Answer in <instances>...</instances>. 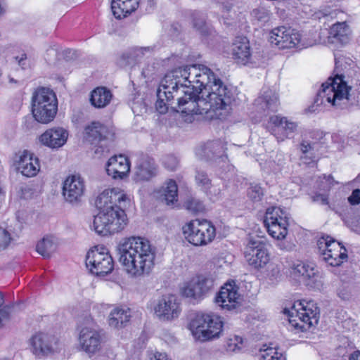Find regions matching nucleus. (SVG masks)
<instances>
[{
	"label": "nucleus",
	"instance_id": "nucleus-1",
	"mask_svg": "<svg viewBox=\"0 0 360 360\" xmlns=\"http://www.w3.org/2000/svg\"><path fill=\"white\" fill-rule=\"evenodd\" d=\"M200 73L207 81L193 84L196 91H184V96L177 97V103L171 108L185 115H205L210 119H224L230 113L236 98V90L226 85L205 65H201Z\"/></svg>",
	"mask_w": 360,
	"mask_h": 360
},
{
	"label": "nucleus",
	"instance_id": "nucleus-2",
	"mask_svg": "<svg viewBox=\"0 0 360 360\" xmlns=\"http://www.w3.org/2000/svg\"><path fill=\"white\" fill-rule=\"evenodd\" d=\"M129 202V197L118 188L105 189L101 193L96 200L99 212L94 219V231L102 236L122 231L128 223L124 209Z\"/></svg>",
	"mask_w": 360,
	"mask_h": 360
},
{
	"label": "nucleus",
	"instance_id": "nucleus-3",
	"mask_svg": "<svg viewBox=\"0 0 360 360\" xmlns=\"http://www.w3.org/2000/svg\"><path fill=\"white\" fill-rule=\"evenodd\" d=\"M335 59L337 74L334 78H328L322 84V89L317 94L314 104L319 106L328 103L333 107L343 108L350 102L360 107V84L351 94L349 92L351 88L344 80L345 72L347 70V66L351 65L352 60L344 56H335Z\"/></svg>",
	"mask_w": 360,
	"mask_h": 360
},
{
	"label": "nucleus",
	"instance_id": "nucleus-4",
	"mask_svg": "<svg viewBox=\"0 0 360 360\" xmlns=\"http://www.w3.org/2000/svg\"><path fill=\"white\" fill-rule=\"evenodd\" d=\"M117 251L120 262L134 276L148 274L154 266L155 250L146 238H128L118 245Z\"/></svg>",
	"mask_w": 360,
	"mask_h": 360
},
{
	"label": "nucleus",
	"instance_id": "nucleus-5",
	"mask_svg": "<svg viewBox=\"0 0 360 360\" xmlns=\"http://www.w3.org/2000/svg\"><path fill=\"white\" fill-rule=\"evenodd\" d=\"M202 65H193L191 66H186L175 69L171 72L165 75L164 78L162 79L160 86L157 91V96L166 97V101L171 107L175 103L174 99L177 97L179 94V86L186 85L185 83H182V80L184 82L188 81L190 75H194L195 77V81L191 82L195 84L200 83V86L205 81H207V76L200 73ZM191 83V81L189 82Z\"/></svg>",
	"mask_w": 360,
	"mask_h": 360
},
{
	"label": "nucleus",
	"instance_id": "nucleus-6",
	"mask_svg": "<svg viewBox=\"0 0 360 360\" xmlns=\"http://www.w3.org/2000/svg\"><path fill=\"white\" fill-rule=\"evenodd\" d=\"M58 111L56 94L49 88L36 89L32 97V112L36 121L42 124L51 122Z\"/></svg>",
	"mask_w": 360,
	"mask_h": 360
},
{
	"label": "nucleus",
	"instance_id": "nucleus-7",
	"mask_svg": "<svg viewBox=\"0 0 360 360\" xmlns=\"http://www.w3.org/2000/svg\"><path fill=\"white\" fill-rule=\"evenodd\" d=\"M189 328L195 339L205 342L219 337L222 329L220 317L211 314H197Z\"/></svg>",
	"mask_w": 360,
	"mask_h": 360
},
{
	"label": "nucleus",
	"instance_id": "nucleus-8",
	"mask_svg": "<svg viewBox=\"0 0 360 360\" xmlns=\"http://www.w3.org/2000/svg\"><path fill=\"white\" fill-rule=\"evenodd\" d=\"M185 238L195 245H205L215 237V228L207 220H192L183 227Z\"/></svg>",
	"mask_w": 360,
	"mask_h": 360
},
{
	"label": "nucleus",
	"instance_id": "nucleus-9",
	"mask_svg": "<svg viewBox=\"0 0 360 360\" xmlns=\"http://www.w3.org/2000/svg\"><path fill=\"white\" fill-rule=\"evenodd\" d=\"M86 266L91 274L102 276L112 272L114 262L108 250L103 246H95L86 256Z\"/></svg>",
	"mask_w": 360,
	"mask_h": 360
},
{
	"label": "nucleus",
	"instance_id": "nucleus-10",
	"mask_svg": "<svg viewBox=\"0 0 360 360\" xmlns=\"http://www.w3.org/2000/svg\"><path fill=\"white\" fill-rule=\"evenodd\" d=\"M317 246L320 257L332 266H338L347 259L346 248L328 236L319 238Z\"/></svg>",
	"mask_w": 360,
	"mask_h": 360
},
{
	"label": "nucleus",
	"instance_id": "nucleus-11",
	"mask_svg": "<svg viewBox=\"0 0 360 360\" xmlns=\"http://www.w3.org/2000/svg\"><path fill=\"white\" fill-rule=\"evenodd\" d=\"M245 260L255 269L264 268L269 261L265 240L257 236H249L244 250Z\"/></svg>",
	"mask_w": 360,
	"mask_h": 360
},
{
	"label": "nucleus",
	"instance_id": "nucleus-12",
	"mask_svg": "<svg viewBox=\"0 0 360 360\" xmlns=\"http://www.w3.org/2000/svg\"><path fill=\"white\" fill-rule=\"evenodd\" d=\"M283 312L289 316L290 323L295 322L297 318L311 327L318 323L320 311L314 301H297L290 309L285 308Z\"/></svg>",
	"mask_w": 360,
	"mask_h": 360
},
{
	"label": "nucleus",
	"instance_id": "nucleus-13",
	"mask_svg": "<svg viewBox=\"0 0 360 360\" xmlns=\"http://www.w3.org/2000/svg\"><path fill=\"white\" fill-rule=\"evenodd\" d=\"M269 41L280 49H291L294 47L306 48L311 44L301 39V34L297 30L284 26L272 30L270 34Z\"/></svg>",
	"mask_w": 360,
	"mask_h": 360
},
{
	"label": "nucleus",
	"instance_id": "nucleus-14",
	"mask_svg": "<svg viewBox=\"0 0 360 360\" xmlns=\"http://www.w3.org/2000/svg\"><path fill=\"white\" fill-rule=\"evenodd\" d=\"M264 225L268 233L278 240L283 239L288 233V217L280 207L268 208L266 212Z\"/></svg>",
	"mask_w": 360,
	"mask_h": 360
},
{
	"label": "nucleus",
	"instance_id": "nucleus-15",
	"mask_svg": "<svg viewBox=\"0 0 360 360\" xmlns=\"http://www.w3.org/2000/svg\"><path fill=\"white\" fill-rule=\"evenodd\" d=\"M215 285L217 283L212 275H200L184 286L182 294L186 297L200 299L214 290Z\"/></svg>",
	"mask_w": 360,
	"mask_h": 360
},
{
	"label": "nucleus",
	"instance_id": "nucleus-16",
	"mask_svg": "<svg viewBox=\"0 0 360 360\" xmlns=\"http://www.w3.org/2000/svg\"><path fill=\"white\" fill-rule=\"evenodd\" d=\"M31 350L37 356H45L57 352L58 338L51 333L39 332L30 340Z\"/></svg>",
	"mask_w": 360,
	"mask_h": 360
},
{
	"label": "nucleus",
	"instance_id": "nucleus-17",
	"mask_svg": "<svg viewBox=\"0 0 360 360\" xmlns=\"http://www.w3.org/2000/svg\"><path fill=\"white\" fill-rule=\"evenodd\" d=\"M290 276L310 288L322 285L321 276L312 265L301 262L292 264L290 269Z\"/></svg>",
	"mask_w": 360,
	"mask_h": 360
},
{
	"label": "nucleus",
	"instance_id": "nucleus-18",
	"mask_svg": "<svg viewBox=\"0 0 360 360\" xmlns=\"http://www.w3.org/2000/svg\"><path fill=\"white\" fill-rule=\"evenodd\" d=\"M269 127L278 141L290 139L298 130V123L286 117L274 115L269 117Z\"/></svg>",
	"mask_w": 360,
	"mask_h": 360
},
{
	"label": "nucleus",
	"instance_id": "nucleus-19",
	"mask_svg": "<svg viewBox=\"0 0 360 360\" xmlns=\"http://www.w3.org/2000/svg\"><path fill=\"white\" fill-rule=\"evenodd\" d=\"M14 165L18 172L27 177L35 176L40 169L39 159L26 150L15 154Z\"/></svg>",
	"mask_w": 360,
	"mask_h": 360
},
{
	"label": "nucleus",
	"instance_id": "nucleus-20",
	"mask_svg": "<svg viewBox=\"0 0 360 360\" xmlns=\"http://www.w3.org/2000/svg\"><path fill=\"white\" fill-rule=\"evenodd\" d=\"M240 300L238 288L232 281L226 283L221 288L215 297V302L222 309L231 310L236 308Z\"/></svg>",
	"mask_w": 360,
	"mask_h": 360
},
{
	"label": "nucleus",
	"instance_id": "nucleus-21",
	"mask_svg": "<svg viewBox=\"0 0 360 360\" xmlns=\"http://www.w3.org/2000/svg\"><path fill=\"white\" fill-rule=\"evenodd\" d=\"M79 345L89 355H93L101 348V336L99 332L90 327H84L79 334Z\"/></svg>",
	"mask_w": 360,
	"mask_h": 360
},
{
	"label": "nucleus",
	"instance_id": "nucleus-22",
	"mask_svg": "<svg viewBox=\"0 0 360 360\" xmlns=\"http://www.w3.org/2000/svg\"><path fill=\"white\" fill-rule=\"evenodd\" d=\"M84 180L79 175H71L63 183V194L68 202H77L84 193Z\"/></svg>",
	"mask_w": 360,
	"mask_h": 360
},
{
	"label": "nucleus",
	"instance_id": "nucleus-23",
	"mask_svg": "<svg viewBox=\"0 0 360 360\" xmlns=\"http://www.w3.org/2000/svg\"><path fill=\"white\" fill-rule=\"evenodd\" d=\"M158 174L155 161L146 156L139 158L134 167L133 180L136 183L150 181Z\"/></svg>",
	"mask_w": 360,
	"mask_h": 360
},
{
	"label": "nucleus",
	"instance_id": "nucleus-24",
	"mask_svg": "<svg viewBox=\"0 0 360 360\" xmlns=\"http://www.w3.org/2000/svg\"><path fill=\"white\" fill-rule=\"evenodd\" d=\"M155 313L162 320L178 317L180 309L176 297L172 295L163 296L155 307Z\"/></svg>",
	"mask_w": 360,
	"mask_h": 360
},
{
	"label": "nucleus",
	"instance_id": "nucleus-25",
	"mask_svg": "<svg viewBox=\"0 0 360 360\" xmlns=\"http://www.w3.org/2000/svg\"><path fill=\"white\" fill-rule=\"evenodd\" d=\"M279 105L277 93L269 88L263 89L261 94L255 100L254 105L258 112L266 115L277 110Z\"/></svg>",
	"mask_w": 360,
	"mask_h": 360
},
{
	"label": "nucleus",
	"instance_id": "nucleus-26",
	"mask_svg": "<svg viewBox=\"0 0 360 360\" xmlns=\"http://www.w3.org/2000/svg\"><path fill=\"white\" fill-rule=\"evenodd\" d=\"M129 171V160L123 155H115L107 162V174L114 179H123L128 176Z\"/></svg>",
	"mask_w": 360,
	"mask_h": 360
},
{
	"label": "nucleus",
	"instance_id": "nucleus-27",
	"mask_svg": "<svg viewBox=\"0 0 360 360\" xmlns=\"http://www.w3.org/2000/svg\"><path fill=\"white\" fill-rule=\"evenodd\" d=\"M113 136L112 129L99 122H92L85 127V139L91 144L112 139Z\"/></svg>",
	"mask_w": 360,
	"mask_h": 360
},
{
	"label": "nucleus",
	"instance_id": "nucleus-28",
	"mask_svg": "<svg viewBox=\"0 0 360 360\" xmlns=\"http://www.w3.org/2000/svg\"><path fill=\"white\" fill-rule=\"evenodd\" d=\"M68 138V132L63 127H53L47 129L39 137L42 144L53 149L62 147Z\"/></svg>",
	"mask_w": 360,
	"mask_h": 360
},
{
	"label": "nucleus",
	"instance_id": "nucleus-29",
	"mask_svg": "<svg viewBox=\"0 0 360 360\" xmlns=\"http://www.w3.org/2000/svg\"><path fill=\"white\" fill-rule=\"evenodd\" d=\"M232 46L233 57L237 63L245 65L249 62L252 53L249 41L246 37H236Z\"/></svg>",
	"mask_w": 360,
	"mask_h": 360
},
{
	"label": "nucleus",
	"instance_id": "nucleus-30",
	"mask_svg": "<svg viewBox=\"0 0 360 360\" xmlns=\"http://www.w3.org/2000/svg\"><path fill=\"white\" fill-rule=\"evenodd\" d=\"M224 148L219 141L208 142L199 148L197 154L202 158L210 161H216L217 159L226 158L224 155Z\"/></svg>",
	"mask_w": 360,
	"mask_h": 360
},
{
	"label": "nucleus",
	"instance_id": "nucleus-31",
	"mask_svg": "<svg viewBox=\"0 0 360 360\" xmlns=\"http://www.w3.org/2000/svg\"><path fill=\"white\" fill-rule=\"evenodd\" d=\"M131 317V310L126 306L114 307L108 316V324L115 328H120L127 326Z\"/></svg>",
	"mask_w": 360,
	"mask_h": 360
},
{
	"label": "nucleus",
	"instance_id": "nucleus-32",
	"mask_svg": "<svg viewBox=\"0 0 360 360\" xmlns=\"http://www.w3.org/2000/svg\"><path fill=\"white\" fill-rule=\"evenodd\" d=\"M139 4V0H112L111 9L116 18L121 19L135 11Z\"/></svg>",
	"mask_w": 360,
	"mask_h": 360
},
{
	"label": "nucleus",
	"instance_id": "nucleus-33",
	"mask_svg": "<svg viewBox=\"0 0 360 360\" xmlns=\"http://www.w3.org/2000/svg\"><path fill=\"white\" fill-rule=\"evenodd\" d=\"M112 94L106 87H97L92 91L90 98L91 104L98 108L107 106L112 100Z\"/></svg>",
	"mask_w": 360,
	"mask_h": 360
},
{
	"label": "nucleus",
	"instance_id": "nucleus-34",
	"mask_svg": "<svg viewBox=\"0 0 360 360\" xmlns=\"http://www.w3.org/2000/svg\"><path fill=\"white\" fill-rule=\"evenodd\" d=\"M160 198L167 205H174L178 200V186L175 181L169 179L162 186Z\"/></svg>",
	"mask_w": 360,
	"mask_h": 360
},
{
	"label": "nucleus",
	"instance_id": "nucleus-35",
	"mask_svg": "<svg viewBox=\"0 0 360 360\" xmlns=\"http://www.w3.org/2000/svg\"><path fill=\"white\" fill-rule=\"evenodd\" d=\"M356 181L360 182V174L355 179ZM349 202L352 205H358L360 203V189H354L351 195L348 198ZM347 226L350 228V229L360 234V215L351 219L350 220L347 221Z\"/></svg>",
	"mask_w": 360,
	"mask_h": 360
},
{
	"label": "nucleus",
	"instance_id": "nucleus-36",
	"mask_svg": "<svg viewBox=\"0 0 360 360\" xmlns=\"http://www.w3.org/2000/svg\"><path fill=\"white\" fill-rule=\"evenodd\" d=\"M330 37L344 44L349 41V28L345 22L334 24L329 31Z\"/></svg>",
	"mask_w": 360,
	"mask_h": 360
},
{
	"label": "nucleus",
	"instance_id": "nucleus-37",
	"mask_svg": "<svg viewBox=\"0 0 360 360\" xmlns=\"http://www.w3.org/2000/svg\"><path fill=\"white\" fill-rule=\"evenodd\" d=\"M56 245L51 236L44 237L39 241L36 247V250L39 254L44 258H49L52 253L56 250Z\"/></svg>",
	"mask_w": 360,
	"mask_h": 360
},
{
	"label": "nucleus",
	"instance_id": "nucleus-38",
	"mask_svg": "<svg viewBox=\"0 0 360 360\" xmlns=\"http://www.w3.org/2000/svg\"><path fill=\"white\" fill-rule=\"evenodd\" d=\"M314 143L309 142L303 139L299 146V148L302 152L301 159L313 160L315 158Z\"/></svg>",
	"mask_w": 360,
	"mask_h": 360
},
{
	"label": "nucleus",
	"instance_id": "nucleus-39",
	"mask_svg": "<svg viewBox=\"0 0 360 360\" xmlns=\"http://www.w3.org/2000/svg\"><path fill=\"white\" fill-rule=\"evenodd\" d=\"M195 182L197 185L205 192H207L208 188H211L212 181L209 178L207 174L203 170H196Z\"/></svg>",
	"mask_w": 360,
	"mask_h": 360
},
{
	"label": "nucleus",
	"instance_id": "nucleus-40",
	"mask_svg": "<svg viewBox=\"0 0 360 360\" xmlns=\"http://www.w3.org/2000/svg\"><path fill=\"white\" fill-rule=\"evenodd\" d=\"M247 195L253 202H259L263 197V189L259 184H251L248 188Z\"/></svg>",
	"mask_w": 360,
	"mask_h": 360
},
{
	"label": "nucleus",
	"instance_id": "nucleus-41",
	"mask_svg": "<svg viewBox=\"0 0 360 360\" xmlns=\"http://www.w3.org/2000/svg\"><path fill=\"white\" fill-rule=\"evenodd\" d=\"M155 49V46H144V47H134L130 49L132 56L136 63L147 54H151Z\"/></svg>",
	"mask_w": 360,
	"mask_h": 360
},
{
	"label": "nucleus",
	"instance_id": "nucleus-42",
	"mask_svg": "<svg viewBox=\"0 0 360 360\" xmlns=\"http://www.w3.org/2000/svg\"><path fill=\"white\" fill-rule=\"evenodd\" d=\"M260 360H285V357L281 353L275 351L273 348H267L263 351L261 350L259 355Z\"/></svg>",
	"mask_w": 360,
	"mask_h": 360
},
{
	"label": "nucleus",
	"instance_id": "nucleus-43",
	"mask_svg": "<svg viewBox=\"0 0 360 360\" xmlns=\"http://www.w3.org/2000/svg\"><path fill=\"white\" fill-rule=\"evenodd\" d=\"M232 6L230 4H223L221 18L224 24L227 25H232L234 20L235 13L231 11Z\"/></svg>",
	"mask_w": 360,
	"mask_h": 360
},
{
	"label": "nucleus",
	"instance_id": "nucleus-44",
	"mask_svg": "<svg viewBox=\"0 0 360 360\" xmlns=\"http://www.w3.org/2000/svg\"><path fill=\"white\" fill-rule=\"evenodd\" d=\"M184 206L186 208L193 212L197 213L202 212L204 210L203 204L201 201L198 199L191 198H188Z\"/></svg>",
	"mask_w": 360,
	"mask_h": 360
},
{
	"label": "nucleus",
	"instance_id": "nucleus-45",
	"mask_svg": "<svg viewBox=\"0 0 360 360\" xmlns=\"http://www.w3.org/2000/svg\"><path fill=\"white\" fill-rule=\"evenodd\" d=\"M117 63L122 68L133 65L136 63L130 49L122 53L118 58Z\"/></svg>",
	"mask_w": 360,
	"mask_h": 360
},
{
	"label": "nucleus",
	"instance_id": "nucleus-46",
	"mask_svg": "<svg viewBox=\"0 0 360 360\" xmlns=\"http://www.w3.org/2000/svg\"><path fill=\"white\" fill-rule=\"evenodd\" d=\"M11 240L12 238L9 231L0 226V251L6 249Z\"/></svg>",
	"mask_w": 360,
	"mask_h": 360
},
{
	"label": "nucleus",
	"instance_id": "nucleus-47",
	"mask_svg": "<svg viewBox=\"0 0 360 360\" xmlns=\"http://www.w3.org/2000/svg\"><path fill=\"white\" fill-rule=\"evenodd\" d=\"M163 165L170 171L175 170L179 165V160L176 157L172 155H167L163 158Z\"/></svg>",
	"mask_w": 360,
	"mask_h": 360
},
{
	"label": "nucleus",
	"instance_id": "nucleus-48",
	"mask_svg": "<svg viewBox=\"0 0 360 360\" xmlns=\"http://www.w3.org/2000/svg\"><path fill=\"white\" fill-rule=\"evenodd\" d=\"M251 15L259 22H266L269 20V11L263 7L254 9Z\"/></svg>",
	"mask_w": 360,
	"mask_h": 360
},
{
	"label": "nucleus",
	"instance_id": "nucleus-49",
	"mask_svg": "<svg viewBox=\"0 0 360 360\" xmlns=\"http://www.w3.org/2000/svg\"><path fill=\"white\" fill-rule=\"evenodd\" d=\"M242 342V338L238 336H234L233 338H230L226 344L227 350L229 352H236L240 349Z\"/></svg>",
	"mask_w": 360,
	"mask_h": 360
},
{
	"label": "nucleus",
	"instance_id": "nucleus-50",
	"mask_svg": "<svg viewBox=\"0 0 360 360\" xmlns=\"http://www.w3.org/2000/svg\"><path fill=\"white\" fill-rule=\"evenodd\" d=\"M18 65L22 69L26 70L30 68V62L25 53H21L14 57Z\"/></svg>",
	"mask_w": 360,
	"mask_h": 360
},
{
	"label": "nucleus",
	"instance_id": "nucleus-51",
	"mask_svg": "<svg viewBox=\"0 0 360 360\" xmlns=\"http://www.w3.org/2000/svg\"><path fill=\"white\" fill-rule=\"evenodd\" d=\"M158 100L155 103L156 109L158 110V112L161 114H164L167 111L168 107L171 105H169L167 102L166 101V97H162L157 96Z\"/></svg>",
	"mask_w": 360,
	"mask_h": 360
},
{
	"label": "nucleus",
	"instance_id": "nucleus-52",
	"mask_svg": "<svg viewBox=\"0 0 360 360\" xmlns=\"http://www.w3.org/2000/svg\"><path fill=\"white\" fill-rule=\"evenodd\" d=\"M193 26L196 28L201 34L207 33V27L205 22V19L202 18L193 20Z\"/></svg>",
	"mask_w": 360,
	"mask_h": 360
},
{
	"label": "nucleus",
	"instance_id": "nucleus-53",
	"mask_svg": "<svg viewBox=\"0 0 360 360\" xmlns=\"http://www.w3.org/2000/svg\"><path fill=\"white\" fill-rule=\"evenodd\" d=\"M211 197L219 198L221 195V189L219 185L211 183V188H208L207 192H205Z\"/></svg>",
	"mask_w": 360,
	"mask_h": 360
},
{
	"label": "nucleus",
	"instance_id": "nucleus-54",
	"mask_svg": "<svg viewBox=\"0 0 360 360\" xmlns=\"http://www.w3.org/2000/svg\"><path fill=\"white\" fill-rule=\"evenodd\" d=\"M314 202H319L321 205H327L328 203V197L325 194L317 193L312 197Z\"/></svg>",
	"mask_w": 360,
	"mask_h": 360
},
{
	"label": "nucleus",
	"instance_id": "nucleus-55",
	"mask_svg": "<svg viewBox=\"0 0 360 360\" xmlns=\"http://www.w3.org/2000/svg\"><path fill=\"white\" fill-rule=\"evenodd\" d=\"M190 76H191V77H189V79H188V81L184 82V80H182V83H185V84H186V85H182V87H185V88H186V89H187V90H189V91H190V90H192V91H196V89H195V86L193 85V84H195V85H197V84H195V83H193V82L189 83V82H190V81L191 82L192 80H193V81L196 80V79H195V78H196V77H195V75H190Z\"/></svg>",
	"mask_w": 360,
	"mask_h": 360
},
{
	"label": "nucleus",
	"instance_id": "nucleus-56",
	"mask_svg": "<svg viewBox=\"0 0 360 360\" xmlns=\"http://www.w3.org/2000/svg\"><path fill=\"white\" fill-rule=\"evenodd\" d=\"M4 303V297H3V295L1 294V292H0V311L5 310L7 312V315H8L6 317V321H7L10 319L11 307L9 306L2 307Z\"/></svg>",
	"mask_w": 360,
	"mask_h": 360
},
{
	"label": "nucleus",
	"instance_id": "nucleus-57",
	"mask_svg": "<svg viewBox=\"0 0 360 360\" xmlns=\"http://www.w3.org/2000/svg\"><path fill=\"white\" fill-rule=\"evenodd\" d=\"M150 360H169L165 353L155 352Z\"/></svg>",
	"mask_w": 360,
	"mask_h": 360
},
{
	"label": "nucleus",
	"instance_id": "nucleus-58",
	"mask_svg": "<svg viewBox=\"0 0 360 360\" xmlns=\"http://www.w3.org/2000/svg\"><path fill=\"white\" fill-rule=\"evenodd\" d=\"M7 312L5 310L0 311V327L2 326L4 322L6 321Z\"/></svg>",
	"mask_w": 360,
	"mask_h": 360
},
{
	"label": "nucleus",
	"instance_id": "nucleus-59",
	"mask_svg": "<svg viewBox=\"0 0 360 360\" xmlns=\"http://www.w3.org/2000/svg\"><path fill=\"white\" fill-rule=\"evenodd\" d=\"M349 360H360V352L356 351L353 352L349 356Z\"/></svg>",
	"mask_w": 360,
	"mask_h": 360
},
{
	"label": "nucleus",
	"instance_id": "nucleus-60",
	"mask_svg": "<svg viewBox=\"0 0 360 360\" xmlns=\"http://www.w3.org/2000/svg\"><path fill=\"white\" fill-rule=\"evenodd\" d=\"M324 179H326V186H323V189H329L331 186V183L330 181V179H331L330 176H328L326 179V176H324Z\"/></svg>",
	"mask_w": 360,
	"mask_h": 360
},
{
	"label": "nucleus",
	"instance_id": "nucleus-61",
	"mask_svg": "<svg viewBox=\"0 0 360 360\" xmlns=\"http://www.w3.org/2000/svg\"><path fill=\"white\" fill-rule=\"evenodd\" d=\"M295 327H300V328H303L304 327L303 326H300V323H295Z\"/></svg>",
	"mask_w": 360,
	"mask_h": 360
},
{
	"label": "nucleus",
	"instance_id": "nucleus-62",
	"mask_svg": "<svg viewBox=\"0 0 360 360\" xmlns=\"http://www.w3.org/2000/svg\"><path fill=\"white\" fill-rule=\"evenodd\" d=\"M313 108H314V106H312V107H311V108H309V110L310 112H314V111H315V110L312 109Z\"/></svg>",
	"mask_w": 360,
	"mask_h": 360
},
{
	"label": "nucleus",
	"instance_id": "nucleus-63",
	"mask_svg": "<svg viewBox=\"0 0 360 360\" xmlns=\"http://www.w3.org/2000/svg\"><path fill=\"white\" fill-rule=\"evenodd\" d=\"M10 82H16L15 80H14L13 78L10 79Z\"/></svg>",
	"mask_w": 360,
	"mask_h": 360
},
{
	"label": "nucleus",
	"instance_id": "nucleus-64",
	"mask_svg": "<svg viewBox=\"0 0 360 360\" xmlns=\"http://www.w3.org/2000/svg\"><path fill=\"white\" fill-rule=\"evenodd\" d=\"M273 271H276V274H278V269H274Z\"/></svg>",
	"mask_w": 360,
	"mask_h": 360
}]
</instances>
